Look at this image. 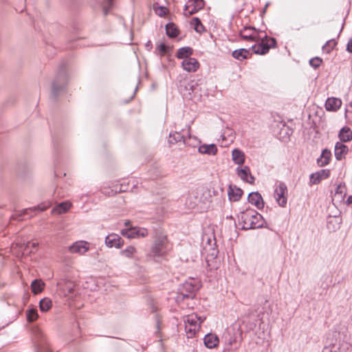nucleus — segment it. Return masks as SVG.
I'll use <instances>...</instances> for the list:
<instances>
[{"mask_svg": "<svg viewBox=\"0 0 352 352\" xmlns=\"http://www.w3.org/2000/svg\"><path fill=\"white\" fill-rule=\"evenodd\" d=\"M130 224H131V222H130L129 221H125V223H124V225H125L126 226H129Z\"/></svg>", "mask_w": 352, "mask_h": 352, "instance_id": "obj_50", "label": "nucleus"}, {"mask_svg": "<svg viewBox=\"0 0 352 352\" xmlns=\"http://www.w3.org/2000/svg\"><path fill=\"white\" fill-rule=\"evenodd\" d=\"M126 190V188H124L122 184H121L120 186H115L114 189H112L111 190H109V189H107L106 188H104L102 190V193L106 195H108V196H112V195L117 194L118 192H124Z\"/></svg>", "mask_w": 352, "mask_h": 352, "instance_id": "obj_35", "label": "nucleus"}, {"mask_svg": "<svg viewBox=\"0 0 352 352\" xmlns=\"http://www.w3.org/2000/svg\"><path fill=\"white\" fill-rule=\"evenodd\" d=\"M322 60L319 57H315V58H311L310 60H309V64L311 67H313L314 68H318L320 67V65H321Z\"/></svg>", "mask_w": 352, "mask_h": 352, "instance_id": "obj_43", "label": "nucleus"}, {"mask_svg": "<svg viewBox=\"0 0 352 352\" xmlns=\"http://www.w3.org/2000/svg\"><path fill=\"white\" fill-rule=\"evenodd\" d=\"M249 203L256 207L260 210L264 207V201L261 195L258 192H252L249 194L248 197Z\"/></svg>", "mask_w": 352, "mask_h": 352, "instance_id": "obj_20", "label": "nucleus"}, {"mask_svg": "<svg viewBox=\"0 0 352 352\" xmlns=\"http://www.w3.org/2000/svg\"><path fill=\"white\" fill-rule=\"evenodd\" d=\"M219 338L213 333H208L204 336V342L208 349H214L219 344Z\"/></svg>", "mask_w": 352, "mask_h": 352, "instance_id": "obj_24", "label": "nucleus"}, {"mask_svg": "<svg viewBox=\"0 0 352 352\" xmlns=\"http://www.w3.org/2000/svg\"><path fill=\"white\" fill-rule=\"evenodd\" d=\"M57 294L59 296L72 299L76 296V284L68 279H61L57 283Z\"/></svg>", "mask_w": 352, "mask_h": 352, "instance_id": "obj_6", "label": "nucleus"}, {"mask_svg": "<svg viewBox=\"0 0 352 352\" xmlns=\"http://www.w3.org/2000/svg\"><path fill=\"white\" fill-rule=\"evenodd\" d=\"M151 43L150 41L148 42V43L146 44V47H148V46H151Z\"/></svg>", "mask_w": 352, "mask_h": 352, "instance_id": "obj_54", "label": "nucleus"}, {"mask_svg": "<svg viewBox=\"0 0 352 352\" xmlns=\"http://www.w3.org/2000/svg\"><path fill=\"white\" fill-rule=\"evenodd\" d=\"M237 175L243 180L250 184L254 182V177L251 174L250 169L248 166H245L242 168L237 167L236 169Z\"/></svg>", "mask_w": 352, "mask_h": 352, "instance_id": "obj_17", "label": "nucleus"}, {"mask_svg": "<svg viewBox=\"0 0 352 352\" xmlns=\"http://www.w3.org/2000/svg\"><path fill=\"white\" fill-rule=\"evenodd\" d=\"M52 306V302L49 298H44L39 302L40 310L43 312L49 311Z\"/></svg>", "mask_w": 352, "mask_h": 352, "instance_id": "obj_36", "label": "nucleus"}, {"mask_svg": "<svg viewBox=\"0 0 352 352\" xmlns=\"http://www.w3.org/2000/svg\"><path fill=\"white\" fill-rule=\"evenodd\" d=\"M31 245H32V246L33 248H35V247L37 245V244H36V243H34V242H33V243H31Z\"/></svg>", "mask_w": 352, "mask_h": 352, "instance_id": "obj_51", "label": "nucleus"}, {"mask_svg": "<svg viewBox=\"0 0 352 352\" xmlns=\"http://www.w3.org/2000/svg\"><path fill=\"white\" fill-rule=\"evenodd\" d=\"M105 244L109 248H120L124 245V241L117 234H110L105 238Z\"/></svg>", "mask_w": 352, "mask_h": 352, "instance_id": "obj_15", "label": "nucleus"}, {"mask_svg": "<svg viewBox=\"0 0 352 352\" xmlns=\"http://www.w3.org/2000/svg\"><path fill=\"white\" fill-rule=\"evenodd\" d=\"M193 50L190 47H183L179 48L177 50L176 56L180 59H186L187 58H190V56L192 54Z\"/></svg>", "mask_w": 352, "mask_h": 352, "instance_id": "obj_32", "label": "nucleus"}, {"mask_svg": "<svg viewBox=\"0 0 352 352\" xmlns=\"http://www.w3.org/2000/svg\"><path fill=\"white\" fill-rule=\"evenodd\" d=\"M45 287L44 282L41 279H35L31 283V289L34 294L41 293Z\"/></svg>", "mask_w": 352, "mask_h": 352, "instance_id": "obj_31", "label": "nucleus"}, {"mask_svg": "<svg viewBox=\"0 0 352 352\" xmlns=\"http://www.w3.org/2000/svg\"><path fill=\"white\" fill-rule=\"evenodd\" d=\"M349 151L348 146L343 143L338 142L335 145L334 154L336 159L338 161L344 158Z\"/></svg>", "mask_w": 352, "mask_h": 352, "instance_id": "obj_22", "label": "nucleus"}, {"mask_svg": "<svg viewBox=\"0 0 352 352\" xmlns=\"http://www.w3.org/2000/svg\"><path fill=\"white\" fill-rule=\"evenodd\" d=\"M168 142L169 144H174L178 142H185V138L179 132L175 131L170 133Z\"/></svg>", "mask_w": 352, "mask_h": 352, "instance_id": "obj_34", "label": "nucleus"}, {"mask_svg": "<svg viewBox=\"0 0 352 352\" xmlns=\"http://www.w3.org/2000/svg\"><path fill=\"white\" fill-rule=\"evenodd\" d=\"M36 342H37V345H38V348H41L42 346L46 343V340H45V338L44 336V335L43 334V333L41 332H38L37 336H36Z\"/></svg>", "mask_w": 352, "mask_h": 352, "instance_id": "obj_42", "label": "nucleus"}, {"mask_svg": "<svg viewBox=\"0 0 352 352\" xmlns=\"http://www.w3.org/2000/svg\"><path fill=\"white\" fill-rule=\"evenodd\" d=\"M168 240L166 236H157L153 245H152L150 252L147 254V257L155 259L163 256L167 251Z\"/></svg>", "mask_w": 352, "mask_h": 352, "instance_id": "obj_5", "label": "nucleus"}, {"mask_svg": "<svg viewBox=\"0 0 352 352\" xmlns=\"http://www.w3.org/2000/svg\"><path fill=\"white\" fill-rule=\"evenodd\" d=\"M121 234L129 239L145 237L148 235V230L144 228L130 227L122 229Z\"/></svg>", "mask_w": 352, "mask_h": 352, "instance_id": "obj_11", "label": "nucleus"}, {"mask_svg": "<svg viewBox=\"0 0 352 352\" xmlns=\"http://www.w3.org/2000/svg\"><path fill=\"white\" fill-rule=\"evenodd\" d=\"M199 320V318L196 314L188 315L184 318L185 331L189 337L193 336L196 331L200 328Z\"/></svg>", "mask_w": 352, "mask_h": 352, "instance_id": "obj_9", "label": "nucleus"}, {"mask_svg": "<svg viewBox=\"0 0 352 352\" xmlns=\"http://www.w3.org/2000/svg\"><path fill=\"white\" fill-rule=\"evenodd\" d=\"M198 318H199V327H200L201 324L205 320L206 318L205 317H201V316H198Z\"/></svg>", "mask_w": 352, "mask_h": 352, "instance_id": "obj_49", "label": "nucleus"}, {"mask_svg": "<svg viewBox=\"0 0 352 352\" xmlns=\"http://www.w3.org/2000/svg\"><path fill=\"white\" fill-rule=\"evenodd\" d=\"M261 32L252 26H245L239 32V36L244 41L252 42H261L258 45L252 46V50L256 54L263 55L267 54L270 48L275 47L276 39L272 37L265 36L261 38Z\"/></svg>", "mask_w": 352, "mask_h": 352, "instance_id": "obj_1", "label": "nucleus"}, {"mask_svg": "<svg viewBox=\"0 0 352 352\" xmlns=\"http://www.w3.org/2000/svg\"><path fill=\"white\" fill-rule=\"evenodd\" d=\"M340 142H348L352 140V131L348 126L342 127L338 134Z\"/></svg>", "mask_w": 352, "mask_h": 352, "instance_id": "obj_27", "label": "nucleus"}, {"mask_svg": "<svg viewBox=\"0 0 352 352\" xmlns=\"http://www.w3.org/2000/svg\"><path fill=\"white\" fill-rule=\"evenodd\" d=\"M339 224H340V223H337V226H336V227H333V228H334V229H337V228H339Z\"/></svg>", "mask_w": 352, "mask_h": 352, "instance_id": "obj_53", "label": "nucleus"}, {"mask_svg": "<svg viewBox=\"0 0 352 352\" xmlns=\"http://www.w3.org/2000/svg\"><path fill=\"white\" fill-rule=\"evenodd\" d=\"M113 0H106L107 3L109 4L108 6H104L103 8V12H104V14L106 15L107 14L108 12L109 11V10L111 9V4H112V1Z\"/></svg>", "mask_w": 352, "mask_h": 352, "instance_id": "obj_46", "label": "nucleus"}, {"mask_svg": "<svg viewBox=\"0 0 352 352\" xmlns=\"http://www.w3.org/2000/svg\"><path fill=\"white\" fill-rule=\"evenodd\" d=\"M72 206L69 202L65 201L59 204L56 208L52 210V214H60L67 212Z\"/></svg>", "mask_w": 352, "mask_h": 352, "instance_id": "obj_30", "label": "nucleus"}, {"mask_svg": "<svg viewBox=\"0 0 352 352\" xmlns=\"http://www.w3.org/2000/svg\"><path fill=\"white\" fill-rule=\"evenodd\" d=\"M239 225L242 230L258 229L263 228L265 221L263 216L257 211L252 208H247L239 213Z\"/></svg>", "mask_w": 352, "mask_h": 352, "instance_id": "obj_2", "label": "nucleus"}, {"mask_svg": "<svg viewBox=\"0 0 352 352\" xmlns=\"http://www.w3.org/2000/svg\"><path fill=\"white\" fill-rule=\"evenodd\" d=\"M201 283L197 279L190 278L184 283L179 288V293L177 296V301L184 300L186 299H193L196 296V292L200 289Z\"/></svg>", "mask_w": 352, "mask_h": 352, "instance_id": "obj_3", "label": "nucleus"}, {"mask_svg": "<svg viewBox=\"0 0 352 352\" xmlns=\"http://www.w3.org/2000/svg\"><path fill=\"white\" fill-rule=\"evenodd\" d=\"M250 54V50L241 48L232 52V56L239 60L246 59Z\"/></svg>", "mask_w": 352, "mask_h": 352, "instance_id": "obj_33", "label": "nucleus"}, {"mask_svg": "<svg viewBox=\"0 0 352 352\" xmlns=\"http://www.w3.org/2000/svg\"><path fill=\"white\" fill-rule=\"evenodd\" d=\"M346 50L352 53V38L349 41L347 45H346Z\"/></svg>", "mask_w": 352, "mask_h": 352, "instance_id": "obj_47", "label": "nucleus"}, {"mask_svg": "<svg viewBox=\"0 0 352 352\" xmlns=\"http://www.w3.org/2000/svg\"><path fill=\"white\" fill-rule=\"evenodd\" d=\"M331 157V151L327 148L324 149L320 157L317 160L318 165L320 167L327 165L330 162Z\"/></svg>", "mask_w": 352, "mask_h": 352, "instance_id": "obj_28", "label": "nucleus"}, {"mask_svg": "<svg viewBox=\"0 0 352 352\" xmlns=\"http://www.w3.org/2000/svg\"><path fill=\"white\" fill-rule=\"evenodd\" d=\"M182 67L188 72H195L199 69V63L196 58L190 57L183 60Z\"/></svg>", "mask_w": 352, "mask_h": 352, "instance_id": "obj_19", "label": "nucleus"}, {"mask_svg": "<svg viewBox=\"0 0 352 352\" xmlns=\"http://www.w3.org/2000/svg\"><path fill=\"white\" fill-rule=\"evenodd\" d=\"M51 205H52L51 202L42 203V204L38 205L37 206L23 210L22 211V212L20 214V216L28 214L30 217H32L35 214V212L44 211V210H47L48 208H50L51 206Z\"/></svg>", "mask_w": 352, "mask_h": 352, "instance_id": "obj_21", "label": "nucleus"}, {"mask_svg": "<svg viewBox=\"0 0 352 352\" xmlns=\"http://www.w3.org/2000/svg\"><path fill=\"white\" fill-rule=\"evenodd\" d=\"M137 252L136 248L133 245L126 247L124 250L120 251V254L126 258H132Z\"/></svg>", "mask_w": 352, "mask_h": 352, "instance_id": "obj_37", "label": "nucleus"}, {"mask_svg": "<svg viewBox=\"0 0 352 352\" xmlns=\"http://www.w3.org/2000/svg\"><path fill=\"white\" fill-rule=\"evenodd\" d=\"M351 342H352V340H351Z\"/></svg>", "mask_w": 352, "mask_h": 352, "instance_id": "obj_55", "label": "nucleus"}, {"mask_svg": "<svg viewBox=\"0 0 352 352\" xmlns=\"http://www.w3.org/2000/svg\"><path fill=\"white\" fill-rule=\"evenodd\" d=\"M346 195V186L344 182H340L336 187L334 195L333 196L332 201L337 204H342L344 202V199Z\"/></svg>", "mask_w": 352, "mask_h": 352, "instance_id": "obj_14", "label": "nucleus"}, {"mask_svg": "<svg viewBox=\"0 0 352 352\" xmlns=\"http://www.w3.org/2000/svg\"><path fill=\"white\" fill-rule=\"evenodd\" d=\"M38 317L37 310L36 309H30L27 310V320L29 322L35 321Z\"/></svg>", "mask_w": 352, "mask_h": 352, "instance_id": "obj_41", "label": "nucleus"}, {"mask_svg": "<svg viewBox=\"0 0 352 352\" xmlns=\"http://www.w3.org/2000/svg\"><path fill=\"white\" fill-rule=\"evenodd\" d=\"M166 34L169 37L175 38L178 35L179 31L174 23H170L166 25Z\"/></svg>", "mask_w": 352, "mask_h": 352, "instance_id": "obj_38", "label": "nucleus"}, {"mask_svg": "<svg viewBox=\"0 0 352 352\" xmlns=\"http://www.w3.org/2000/svg\"><path fill=\"white\" fill-rule=\"evenodd\" d=\"M243 194V190L236 186L230 185L228 188V198L231 201H239Z\"/></svg>", "mask_w": 352, "mask_h": 352, "instance_id": "obj_23", "label": "nucleus"}, {"mask_svg": "<svg viewBox=\"0 0 352 352\" xmlns=\"http://www.w3.org/2000/svg\"><path fill=\"white\" fill-rule=\"evenodd\" d=\"M205 6L204 0H188L184 10L188 15H192L201 10Z\"/></svg>", "mask_w": 352, "mask_h": 352, "instance_id": "obj_13", "label": "nucleus"}, {"mask_svg": "<svg viewBox=\"0 0 352 352\" xmlns=\"http://www.w3.org/2000/svg\"><path fill=\"white\" fill-rule=\"evenodd\" d=\"M338 335L337 332L329 335L322 352H340L342 343L340 340L338 339Z\"/></svg>", "mask_w": 352, "mask_h": 352, "instance_id": "obj_8", "label": "nucleus"}, {"mask_svg": "<svg viewBox=\"0 0 352 352\" xmlns=\"http://www.w3.org/2000/svg\"><path fill=\"white\" fill-rule=\"evenodd\" d=\"M217 147L214 144H204L198 148L199 153L209 155H215L217 153Z\"/></svg>", "mask_w": 352, "mask_h": 352, "instance_id": "obj_26", "label": "nucleus"}, {"mask_svg": "<svg viewBox=\"0 0 352 352\" xmlns=\"http://www.w3.org/2000/svg\"><path fill=\"white\" fill-rule=\"evenodd\" d=\"M330 176L329 169H322L316 173H311L310 175V183L311 184H319L322 179H325Z\"/></svg>", "mask_w": 352, "mask_h": 352, "instance_id": "obj_18", "label": "nucleus"}, {"mask_svg": "<svg viewBox=\"0 0 352 352\" xmlns=\"http://www.w3.org/2000/svg\"><path fill=\"white\" fill-rule=\"evenodd\" d=\"M336 45L337 42L334 39H330L322 46V50L324 52L329 54Z\"/></svg>", "mask_w": 352, "mask_h": 352, "instance_id": "obj_39", "label": "nucleus"}, {"mask_svg": "<svg viewBox=\"0 0 352 352\" xmlns=\"http://www.w3.org/2000/svg\"><path fill=\"white\" fill-rule=\"evenodd\" d=\"M204 249L205 252L207 253V261H208L210 259L215 258L219 254V250L216 247L214 239H208V245H206Z\"/></svg>", "mask_w": 352, "mask_h": 352, "instance_id": "obj_16", "label": "nucleus"}, {"mask_svg": "<svg viewBox=\"0 0 352 352\" xmlns=\"http://www.w3.org/2000/svg\"><path fill=\"white\" fill-rule=\"evenodd\" d=\"M345 204L347 206H349L351 204H352V195H349L348 197V198L346 199V200L345 201Z\"/></svg>", "mask_w": 352, "mask_h": 352, "instance_id": "obj_48", "label": "nucleus"}, {"mask_svg": "<svg viewBox=\"0 0 352 352\" xmlns=\"http://www.w3.org/2000/svg\"><path fill=\"white\" fill-rule=\"evenodd\" d=\"M67 81V72L63 69L60 71L52 84V95L54 97H56L59 92L65 88Z\"/></svg>", "mask_w": 352, "mask_h": 352, "instance_id": "obj_7", "label": "nucleus"}, {"mask_svg": "<svg viewBox=\"0 0 352 352\" xmlns=\"http://www.w3.org/2000/svg\"><path fill=\"white\" fill-rule=\"evenodd\" d=\"M212 197L210 190L205 187H199L187 198L186 204L193 208L199 203L206 204Z\"/></svg>", "mask_w": 352, "mask_h": 352, "instance_id": "obj_4", "label": "nucleus"}, {"mask_svg": "<svg viewBox=\"0 0 352 352\" xmlns=\"http://www.w3.org/2000/svg\"><path fill=\"white\" fill-rule=\"evenodd\" d=\"M155 11L160 16H164L166 14V8L162 6L155 8Z\"/></svg>", "mask_w": 352, "mask_h": 352, "instance_id": "obj_45", "label": "nucleus"}, {"mask_svg": "<svg viewBox=\"0 0 352 352\" xmlns=\"http://www.w3.org/2000/svg\"><path fill=\"white\" fill-rule=\"evenodd\" d=\"M89 250V243L85 241H78L72 243L68 251L71 254H78L80 255L85 254Z\"/></svg>", "mask_w": 352, "mask_h": 352, "instance_id": "obj_12", "label": "nucleus"}, {"mask_svg": "<svg viewBox=\"0 0 352 352\" xmlns=\"http://www.w3.org/2000/svg\"><path fill=\"white\" fill-rule=\"evenodd\" d=\"M232 159L238 165H242L245 162V154L238 148H234L232 152Z\"/></svg>", "mask_w": 352, "mask_h": 352, "instance_id": "obj_29", "label": "nucleus"}, {"mask_svg": "<svg viewBox=\"0 0 352 352\" xmlns=\"http://www.w3.org/2000/svg\"><path fill=\"white\" fill-rule=\"evenodd\" d=\"M342 105V100L338 98H329L325 102V108L327 111H336Z\"/></svg>", "mask_w": 352, "mask_h": 352, "instance_id": "obj_25", "label": "nucleus"}, {"mask_svg": "<svg viewBox=\"0 0 352 352\" xmlns=\"http://www.w3.org/2000/svg\"><path fill=\"white\" fill-rule=\"evenodd\" d=\"M191 25L194 26V29L197 32H201L204 30V27L202 25L200 19L197 17H194L191 21Z\"/></svg>", "mask_w": 352, "mask_h": 352, "instance_id": "obj_40", "label": "nucleus"}, {"mask_svg": "<svg viewBox=\"0 0 352 352\" xmlns=\"http://www.w3.org/2000/svg\"><path fill=\"white\" fill-rule=\"evenodd\" d=\"M331 223H332V221H329L328 222V228H329V229H330V227H329V226H330V225L331 224Z\"/></svg>", "mask_w": 352, "mask_h": 352, "instance_id": "obj_52", "label": "nucleus"}, {"mask_svg": "<svg viewBox=\"0 0 352 352\" xmlns=\"http://www.w3.org/2000/svg\"><path fill=\"white\" fill-rule=\"evenodd\" d=\"M157 49L161 56L164 55L168 51V47L164 43L160 44Z\"/></svg>", "mask_w": 352, "mask_h": 352, "instance_id": "obj_44", "label": "nucleus"}, {"mask_svg": "<svg viewBox=\"0 0 352 352\" xmlns=\"http://www.w3.org/2000/svg\"><path fill=\"white\" fill-rule=\"evenodd\" d=\"M287 188L285 183L279 182L274 190V197L278 204L285 207L287 201Z\"/></svg>", "mask_w": 352, "mask_h": 352, "instance_id": "obj_10", "label": "nucleus"}]
</instances>
